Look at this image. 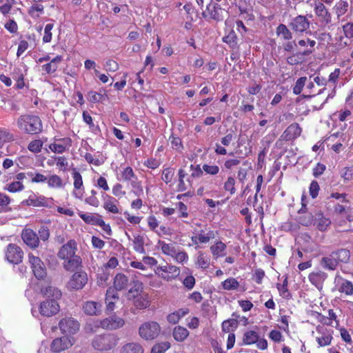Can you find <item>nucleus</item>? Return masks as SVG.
Segmentation results:
<instances>
[{"label": "nucleus", "mask_w": 353, "mask_h": 353, "mask_svg": "<svg viewBox=\"0 0 353 353\" xmlns=\"http://www.w3.org/2000/svg\"><path fill=\"white\" fill-rule=\"evenodd\" d=\"M17 126L24 133L28 134H37L42 132V121L39 116L26 114L20 116L17 119Z\"/></svg>", "instance_id": "obj_1"}, {"label": "nucleus", "mask_w": 353, "mask_h": 353, "mask_svg": "<svg viewBox=\"0 0 353 353\" xmlns=\"http://www.w3.org/2000/svg\"><path fill=\"white\" fill-rule=\"evenodd\" d=\"M116 344V338L111 334L96 336L92 343L93 347L100 351L110 350L113 348Z\"/></svg>", "instance_id": "obj_2"}, {"label": "nucleus", "mask_w": 353, "mask_h": 353, "mask_svg": "<svg viewBox=\"0 0 353 353\" xmlns=\"http://www.w3.org/2000/svg\"><path fill=\"white\" fill-rule=\"evenodd\" d=\"M161 327L156 321H148L143 323L139 328L140 336L146 340L155 339L159 334Z\"/></svg>", "instance_id": "obj_3"}, {"label": "nucleus", "mask_w": 353, "mask_h": 353, "mask_svg": "<svg viewBox=\"0 0 353 353\" xmlns=\"http://www.w3.org/2000/svg\"><path fill=\"white\" fill-rule=\"evenodd\" d=\"M28 261L34 276L38 280L44 279L47 276V270L41 259L30 253L28 254Z\"/></svg>", "instance_id": "obj_4"}, {"label": "nucleus", "mask_w": 353, "mask_h": 353, "mask_svg": "<svg viewBox=\"0 0 353 353\" xmlns=\"http://www.w3.org/2000/svg\"><path fill=\"white\" fill-rule=\"evenodd\" d=\"M6 260L12 264H19L22 261L23 252L21 248L14 243L8 245L5 252Z\"/></svg>", "instance_id": "obj_5"}, {"label": "nucleus", "mask_w": 353, "mask_h": 353, "mask_svg": "<svg viewBox=\"0 0 353 353\" xmlns=\"http://www.w3.org/2000/svg\"><path fill=\"white\" fill-rule=\"evenodd\" d=\"M60 307L55 299H46L41 303L39 312L45 316H52L59 311Z\"/></svg>", "instance_id": "obj_6"}, {"label": "nucleus", "mask_w": 353, "mask_h": 353, "mask_svg": "<svg viewBox=\"0 0 353 353\" xmlns=\"http://www.w3.org/2000/svg\"><path fill=\"white\" fill-rule=\"evenodd\" d=\"M59 326L61 332L65 334H74L79 330V322L72 317L61 319Z\"/></svg>", "instance_id": "obj_7"}, {"label": "nucleus", "mask_w": 353, "mask_h": 353, "mask_svg": "<svg viewBox=\"0 0 353 353\" xmlns=\"http://www.w3.org/2000/svg\"><path fill=\"white\" fill-rule=\"evenodd\" d=\"M88 276L85 272H76L68 282V287L73 290H81L87 283Z\"/></svg>", "instance_id": "obj_8"}, {"label": "nucleus", "mask_w": 353, "mask_h": 353, "mask_svg": "<svg viewBox=\"0 0 353 353\" xmlns=\"http://www.w3.org/2000/svg\"><path fill=\"white\" fill-rule=\"evenodd\" d=\"M302 130L299 123H293L290 124L281 136L279 141H294L301 134Z\"/></svg>", "instance_id": "obj_9"}, {"label": "nucleus", "mask_w": 353, "mask_h": 353, "mask_svg": "<svg viewBox=\"0 0 353 353\" xmlns=\"http://www.w3.org/2000/svg\"><path fill=\"white\" fill-rule=\"evenodd\" d=\"M219 10H221V5L217 3H214L213 0H210V3L207 5L206 12H203L201 13L202 17L203 18H207L209 17L210 19L220 21L223 20L222 16L219 14Z\"/></svg>", "instance_id": "obj_10"}, {"label": "nucleus", "mask_w": 353, "mask_h": 353, "mask_svg": "<svg viewBox=\"0 0 353 353\" xmlns=\"http://www.w3.org/2000/svg\"><path fill=\"white\" fill-rule=\"evenodd\" d=\"M290 28L296 32L302 33L310 27V21L306 17L298 15L289 23Z\"/></svg>", "instance_id": "obj_11"}, {"label": "nucleus", "mask_w": 353, "mask_h": 353, "mask_svg": "<svg viewBox=\"0 0 353 353\" xmlns=\"http://www.w3.org/2000/svg\"><path fill=\"white\" fill-rule=\"evenodd\" d=\"M77 250V243L74 239H71L67 243L61 247L57 255L59 259L64 260L75 255Z\"/></svg>", "instance_id": "obj_12"}, {"label": "nucleus", "mask_w": 353, "mask_h": 353, "mask_svg": "<svg viewBox=\"0 0 353 353\" xmlns=\"http://www.w3.org/2000/svg\"><path fill=\"white\" fill-rule=\"evenodd\" d=\"M100 326L106 330H116L122 327L125 323L123 319L113 316L100 321Z\"/></svg>", "instance_id": "obj_13"}, {"label": "nucleus", "mask_w": 353, "mask_h": 353, "mask_svg": "<svg viewBox=\"0 0 353 353\" xmlns=\"http://www.w3.org/2000/svg\"><path fill=\"white\" fill-rule=\"evenodd\" d=\"M23 242L31 248L38 247L39 240L37 234L31 229H24L21 233Z\"/></svg>", "instance_id": "obj_14"}, {"label": "nucleus", "mask_w": 353, "mask_h": 353, "mask_svg": "<svg viewBox=\"0 0 353 353\" xmlns=\"http://www.w3.org/2000/svg\"><path fill=\"white\" fill-rule=\"evenodd\" d=\"M327 277V274L323 271L312 272L309 276V281L314 285L319 291L323 289V283Z\"/></svg>", "instance_id": "obj_15"}, {"label": "nucleus", "mask_w": 353, "mask_h": 353, "mask_svg": "<svg viewBox=\"0 0 353 353\" xmlns=\"http://www.w3.org/2000/svg\"><path fill=\"white\" fill-rule=\"evenodd\" d=\"M48 199L45 197L44 196H29V198L27 200H25L22 201L23 205H32L34 207H50V205L48 203Z\"/></svg>", "instance_id": "obj_16"}, {"label": "nucleus", "mask_w": 353, "mask_h": 353, "mask_svg": "<svg viewBox=\"0 0 353 353\" xmlns=\"http://www.w3.org/2000/svg\"><path fill=\"white\" fill-rule=\"evenodd\" d=\"M64 260L63 268L67 271L74 272L77 270L78 268L81 267L82 259L78 255L75 254Z\"/></svg>", "instance_id": "obj_17"}, {"label": "nucleus", "mask_w": 353, "mask_h": 353, "mask_svg": "<svg viewBox=\"0 0 353 353\" xmlns=\"http://www.w3.org/2000/svg\"><path fill=\"white\" fill-rule=\"evenodd\" d=\"M70 344L69 339L65 337H60L55 339L51 343V350L54 352H60L61 351L65 350L68 348Z\"/></svg>", "instance_id": "obj_18"}, {"label": "nucleus", "mask_w": 353, "mask_h": 353, "mask_svg": "<svg viewBox=\"0 0 353 353\" xmlns=\"http://www.w3.org/2000/svg\"><path fill=\"white\" fill-rule=\"evenodd\" d=\"M314 10L316 14L321 17L326 23L331 22V14L321 2L315 3Z\"/></svg>", "instance_id": "obj_19"}, {"label": "nucleus", "mask_w": 353, "mask_h": 353, "mask_svg": "<svg viewBox=\"0 0 353 353\" xmlns=\"http://www.w3.org/2000/svg\"><path fill=\"white\" fill-rule=\"evenodd\" d=\"M41 293L47 299H55L57 301L61 297V292L55 287L48 286L41 288Z\"/></svg>", "instance_id": "obj_20"}, {"label": "nucleus", "mask_w": 353, "mask_h": 353, "mask_svg": "<svg viewBox=\"0 0 353 353\" xmlns=\"http://www.w3.org/2000/svg\"><path fill=\"white\" fill-rule=\"evenodd\" d=\"M330 256L334 257L337 263H347L350 258V252L347 249H339L330 254Z\"/></svg>", "instance_id": "obj_21"}, {"label": "nucleus", "mask_w": 353, "mask_h": 353, "mask_svg": "<svg viewBox=\"0 0 353 353\" xmlns=\"http://www.w3.org/2000/svg\"><path fill=\"white\" fill-rule=\"evenodd\" d=\"M330 224L331 221L324 217L322 212H320L315 214L314 225H316L318 230L320 231H325Z\"/></svg>", "instance_id": "obj_22"}, {"label": "nucleus", "mask_w": 353, "mask_h": 353, "mask_svg": "<svg viewBox=\"0 0 353 353\" xmlns=\"http://www.w3.org/2000/svg\"><path fill=\"white\" fill-rule=\"evenodd\" d=\"M128 283V278L123 273H118L114 279L113 286L116 290L121 291L125 290Z\"/></svg>", "instance_id": "obj_23"}, {"label": "nucleus", "mask_w": 353, "mask_h": 353, "mask_svg": "<svg viewBox=\"0 0 353 353\" xmlns=\"http://www.w3.org/2000/svg\"><path fill=\"white\" fill-rule=\"evenodd\" d=\"M143 347L137 343H128L122 347L121 353H143Z\"/></svg>", "instance_id": "obj_24"}, {"label": "nucleus", "mask_w": 353, "mask_h": 353, "mask_svg": "<svg viewBox=\"0 0 353 353\" xmlns=\"http://www.w3.org/2000/svg\"><path fill=\"white\" fill-rule=\"evenodd\" d=\"M222 40L224 43L228 44L232 49H239L237 43L238 37L236 32L233 30H231L228 35L223 37Z\"/></svg>", "instance_id": "obj_25"}, {"label": "nucleus", "mask_w": 353, "mask_h": 353, "mask_svg": "<svg viewBox=\"0 0 353 353\" xmlns=\"http://www.w3.org/2000/svg\"><path fill=\"white\" fill-rule=\"evenodd\" d=\"M132 287L128 290L129 299H135L143 290V283L138 280H133L131 283Z\"/></svg>", "instance_id": "obj_26"}, {"label": "nucleus", "mask_w": 353, "mask_h": 353, "mask_svg": "<svg viewBox=\"0 0 353 353\" xmlns=\"http://www.w3.org/2000/svg\"><path fill=\"white\" fill-rule=\"evenodd\" d=\"M101 305L94 301H87L83 305V310L86 314L97 315L100 311Z\"/></svg>", "instance_id": "obj_27"}, {"label": "nucleus", "mask_w": 353, "mask_h": 353, "mask_svg": "<svg viewBox=\"0 0 353 353\" xmlns=\"http://www.w3.org/2000/svg\"><path fill=\"white\" fill-rule=\"evenodd\" d=\"M320 264L323 268L330 270H334L338 266L336 260L334 257L330 256V255L329 256L323 257L321 260Z\"/></svg>", "instance_id": "obj_28"}, {"label": "nucleus", "mask_w": 353, "mask_h": 353, "mask_svg": "<svg viewBox=\"0 0 353 353\" xmlns=\"http://www.w3.org/2000/svg\"><path fill=\"white\" fill-rule=\"evenodd\" d=\"M188 330L181 326H177L173 330V337L176 341H183L188 336Z\"/></svg>", "instance_id": "obj_29"}, {"label": "nucleus", "mask_w": 353, "mask_h": 353, "mask_svg": "<svg viewBox=\"0 0 353 353\" xmlns=\"http://www.w3.org/2000/svg\"><path fill=\"white\" fill-rule=\"evenodd\" d=\"M259 335L253 330L247 331L243 334V343L245 345L254 344L258 341Z\"/></svg>", "instance_id": "obj_30"}, {"label": "nucleus", "mask_w": 353, "mask_h": 353, "mask_svg": "<svg viewBox=\"0 0 353 353\" xmlns=\"http://www.w3.org/2000/svg\"><path fill=\"white\" fill-rule=\"evenodd\" d=\"M79 216L84 221V222L87 224H90L93 225H99V223L103 220L99 214L94 215H89L86 214H79Z\"/></svg>", "instance_id": "obj_31"}, {"label": "nucleus", "mask_w": 353, "mask_h": 353, "mask_svg": "<svg viewBox=\"0 0 353 353\" xmlns=\"http://www.w3.org/2000/svg\"><path fill=\"white\" fill-rule=\"evenodd\" d=\"M239 325V321L236 319H229L223 321L222 331L223 332H234Z\"/></svg>", "instance_id": "obj_32"}, {"label": "nucleus", "mask_w": 353, "mask_h": 353, "mask_svg": "<svg viewBox=\"0 0 353 353\" xmlns=\"http://www.w3.org/2000/svg\"><path fill=\"white\" fill-rule=\"evenodd\" d=\"M288 276L285 275L283 283H277L276 288L280 292V294L283 296V298L290 299L292 298V295L288 289Z\"/></svg>", "instance_id": "obj_33"}, {"label": "nucleus", "mask_w": 353, "mask_h": 353, "mask_svg": "<svg viewBox=\"0 0 353 353\" xmlns=\"http://www.w3.org/2000/svg\"><path fill=\"white\" fill-rule=\"evenodd\" d=\"M276 34L281 36L284 40H290L292 38V34L285 24H279L276 30Z\"/></svg>", "instance_id": "obj_34"}, {"label": "nucleus", "mask_w": 353, "mask_h": 353, "mask_svg": "<svg viewBox=\"0 0 353 353\" xmlns=\"http://www.w3.org/2000/svg\"><path fill=\"white\" fill-rule=\"evenodd\" d=\"M168 274H163L162 278L167 281L176 278L180 274V270L174 265H168Z\"/></svg>", "instance_id": "obj_35"}, {"label": "nucleus", "mask_w": 353, "mask_h": 353, "mask_svg": "<svg viewBox=\"0 0 353 353\" xmlns=\"http://www.w3.org/2000/svg\"><path fill=\"white\" fill-rule=\"evenodd\" d=\"M170 347V343L168 341L155 344L151 349L150 353H165Z\"/></svg>", "instance_id": "obj_36"}, {"label": "nucleus", "mask_w": 353, "mask_h": 353, "mask_svg": "<svg viewBox=\"0 0 353 353\" xmlns=\"http://www.w3.org/2000/svg\"><path fill=\"white\" fill-rule=\"evenodd\" d=\"M223 288L226 290H236L239 288V283L234 278H229L222 282Z\"/></svg>", "instance_id": "obj_37"}, {"label": "nucleus", "mask_w": 353, "mask_h": 353, "mask_svg": "<svg viewBox=\"0 0 353 353\" xmlns=\"http://www.w3.org/2000/svg\"><path fill=\"white\" fill-rule=\"evenodd\" d=\"M314 220L315 216H314L312 213H307L305 215L300 216L299 218V223L304 226H309L314 224Z\"/></svg>", "instance_id": "obj_38"}, {"label": "nucleus", "mask_w": 353, "mask_h": 353, "mask_svg": "<svg viewBox=\"0 0 353 353\" xmlns=\"http://www.w3.org/2000/svg\"><path fill=\"white\" fill-rule=\"evenodd\" d=\"M159 243L161 245V250L163 253L171 256H174L176 250L172 245L165 243L164 241H159Z\"/></svg>", "instance_id": "obj_39"}, {"label": "nucleus", "mask_w": 353, "mask_h": 353, "mask_svg": "<svg viewBox=\"0 0 353 353\" xmlns=\"http://www.w3.org/2000/svg\"><path fill=\"white\" fill-rule=\"evenodd\" d=\"M134 301V305L137 309L142 310L147 308L150 305V301L143 296H137Z\"/></svg>", "instance_id": "obj_40"}, {"label": "nucleus", "mask_w": 353, "mask_h": 353, "mask_svg": "<svg viewBox=\"0 0 353 353\" xmlns=\"http://www.w3.org/2000/svg\"><path fill=\"white\" fill-rule=\"evenodd\" d=\"M24 189V185L23 183L19 181H14L10 184L6 185L5 186L4 190H8L10 192H16L19 191H21Z\"/></svg>", "instance_id": "obj_41"}, {"label": "nucleus", "mask_w": 353, "mask_h": 353, "mask_svg": "<svg viewBox=\"0 0 353 353\" xmlns=\"http://www.w3.org/2000/svg\"><path fill=\"white\" fill-rule=\"evenodd\" d=\"M133 243H134V249L135 251L141 252V253L145 252V250L143 248L144 239H143V236H141L140 235H137V236L134 237Z\"/></svg>", "instance_id": "obj_42"}, {"label": "nucleus", "mask_w": 353, "mask_h": 353, "mask_svg": "<svg viewBox=\"0 0 353 353\" xmlns=\"http://www.w3.org/2000/svg\"><path fill=\"white\" fill-rule=\"evenodd\" d=\"M105 197H107L108 199L104 203L103 208L112 213H119L118 208L114 204V203L112 201L114 199V198L107 194L105 195Z\"/></svg>", "instance_id": "obj_43"}, {"label": "nucleus", "mask_w": 353, "mask_h": 353, "mask_svg": "<svg viewBox=\"0 0 353 353\" xmlns=\"http://www.w3.org/2000/svg\"><path fill=\"white\" fill-rule=\"evenodd\" d=\"M307 81L306 77H301L299 78L293 88V92L295 94H300Z\"/></svg>", "instance_id": "obj_44"}, {"label": "nucleus", "mask_w": 353, "mask_h": 353, "mask_svg": "<svg viewBox=\"0 0 353 353\" xmlns=\"http://www.w3.org/2000/svg\"><path fill=\"white\" fill-rule=\"evenodd\" d=\"M72 176L74 179V188L76 190H80L83 187V180L81 174L74 168Z\"/></svg>", "instance_id": "obj_45"}, {"label": "nucleus", "mask_w": 353, "mask_h": 353, "mask_svg": "<svg viewBox=\"0 0 353 353\" xmlns=\"http://www.w3.org/2000/svg\"><path fill=\"white\" fill-rule=\"evenodd\" d=\"M42 146H43L42 141H41L39 139H36V140L32 141L29 143L28 148L30 151H31L34 153H37L41 151Z\"/></svg>", "instance_id": "obj_46"}, {"label": "nucleus", "mask_w": 353, "mask_h": 353, "mask_svg": "<svg viewBox=\"0 0 353 353\" xmlns=\"http://www.w3.org/2000/svg\"><path fill=\"white\" fill-rule=\"evenodd\" d=\"M226 248L225 243L222 241L217 242L215 245H212L210 250L214 255L222 256L221 252L223 251Z\"/></svg>", "instance_id": "obj_47"}, {"label": "nucleus", "mask_w": 353, "mask_h": 353, "mask_svg": "<svg viewBox=\"0 0 353 353\" xmlns=\"http://www.w3.org/2000/svg\"><path fill=\"white\" fill-rule=\"evenodd\" d=\"M340 292L345 293L347 295L353 294V284L349 281H344L340 288Z\"/></svg>", "instance_id": "obj_48"}, {"label": "nucleus", "mask_w": 353, "mask_h": 353, "mask_svg": "<svg viewBox=\"0 0 353 353\" xmlns=\"http://www.w3.org/2000/svg\"><path fill=\"white\" fill-rule=\"evenodd\" d=\"M39 240L47 241L50 237V230L48 226L41 225L38 231Z\"/></svg>", "instance_id": "obj_49"}, {"label": "nucleus", "mask_w": 353, "mask_h": 353, "mask_svg": "<svg viewBox=\"0 0 353 353\" xmlns=\"http://www.w3.org/2000/svg\"><path fill=\"white\" fill-rule=\"evenodd\" d=\"M235 180L232 176H229L224 183V189L225 191H229L231 194L235 193Z\"/></svg>", "instance_id": "obj_50"}, {"label": "nucleus", "mask_w": 353, "mask_h": 353, "mask_svg": "<svg viewBox=\"0 0 353 353\" xmlns=\"http://www.w3.org/2000/svg\"><path fill=\"white\" fill-rule=\"evenodd\" d=\"M174 174V169L171 168H167L164 169L163 171L162 180L165 181L166 183H168L172 181Z\"/></svg>", "instance_id": "obj_51"}, {"label": "nucleus", "mask_w": 353, "mask_h": 353, "mask_svg": "<svg viewBox=\"0 0 353 353\" xmlns=\"http://www.w3.org/2000/svg\"><path fill=\"white\" fill-rule=\"evenodd\" d=\"M320 187L316 181H312L310 185L309 192L312 199H316L319 194Z\"/></svg>", "instance_id": "obj_52"}, {"label": "nucleus", "mask_w": 353, "mask_h": 353, "mask_svg": "<svg viewBox=\"0 0 353 353\" xmlns=\"http://www.w3.org/2000/svg\"><path fill=\"white\" fill-rule=\"evenodd\" d=\"M48 184L50 187L60 188L62 186V180L58 175H52L48 180Z\"/></svg>", "instance_id": "obj_53"}, {"label": "nucleus", "mask_w": 353, "mask_h": 353, "mask_svg": "<svg viewBox=\"0 0 353 353\" xmlns=\"http://www.w3.org/2000/svg\"><path fill=\"white\" fill-rule=\"evenodd\" d=\"M53 23H48L44 29V36L43 37V41L44 43H48L52 39V32L51 30L53 28Z\"/></svg>", "instance_id": "obj_54"}, {"label": "nucleus", "mask_w": 353, "mask_h": 353, "mask_svg": "<svg viewBox=\"0 0 353 353\" xmlns=\"http://www.w3.org/2000/svg\"><path fill=\"white\" fill-rule=\"evenodd\" d=\"M117 290L113 287H109L106 291L105 294V301H108L110 299L118 300L119 295L117 293Z\"/></svg>", "instance_id": "obj_55"}, {"label": "nucleus", "mask_w": 353, "mask_h": 353, "mask_svg": "<svg viewBox=\"0 0 353 353\" xmlns=\"http://www.w3.org/2000/svg\"><path fill=\"white\" fill-rule=\"evenodd\" d=\"M169 140L170 141L172 148L176 150H181L183 148L181 139L178 137H174L173 134L170 136Z\"/></svg>", "instance_id": "obj_56"}, {"label": "nucleus", "mask_w": 353, "mask_h": 353, "mask_svg": "<svg viewBox=\"0 0 353 353\" xmlns=\"http://www.w3.org/2000/svg\"><path fill=\"white\" fill-rule=\"evenodd\" d=\"M348 8V3L346 1H341L337 5H336V14L339 17L341 15L344 14Z\"/></svg>", "instance_id": "obj_57"}, {"label": "nucleus", "mask_w": 353, "mask_h": 353, "mask_svg": "<svg viewBox=\"0 0 353 353\" xmlns=\"http://www.w3.org/2000/svg\"><path fill=\"white\" fill-rule=\"evenodd\" d=\"M203 232V230L201 231ZM198 241L199 243H208L210 239L214 238V233L213 231H209L206 235L203 234L202 233L199 234L198 236Z\"/></svg>", "instance_id": "obj_58"}, {"label": "nucleus", "mask_w": 353, "mask_h": 353, "mask_svg": "<svg viewBox=\"0 0 353 353\" xmlns=\"http://www.w3.org/2000/svg\"><path fill=\"white\" fill-rule=\"evenodd\" d=\"M50 149L54 153L62 154L66 150V146L61 143H52L49 145Z\"/></svg>", "instance_id": "obj_59"}, {"label": "nucleus", "mask_w": 353, "mask_h": 353, "mask_svg": "<svg viewBox=\"0 0 353 353\" xmlns=\"http://www.w3.org/2000/svg\"><path fill=\"white\" fill-rule=\"evenodd\" d=\"M122 177L125 181H131L132 179H137V176H135L133 170L130 167H127L122 173Z\"/></svg>", "instance_id": "obj_60"}, {"label": "nucleus", "mask_w": 353, "mask_h": 353, "mask_svg": "<svg viewBox=\"0 0 353 353\" xmlns=\"http://www.w3.org/2000/svg\"><path fill=\"white\" fill-rule=\"evenodd\" d=\"M203 170L209 174L215 175L219 172V168L217 165H209L204 164L203 165Z\"/></svg>", "instance_id": "obj_61"}, {"label": "nucleus", "mask_w": 353, "mask_h": 353, "mask_svg": "<svg viewBox=\"0 0 353 353\" xmlns=\"http://www.w3.org/2000/svg\"><path fill=\"white\" fill-rule=\"evenodd\" d=\"M210 261L205 259L203 254L200 253L197 259V265L201 268L205 269L209 266Z\"/></svg>", "instance_id": "obj_62"}, {"label": "nucleus", "mask_w": 353, "mask_h": 353, "mask_svg": "<svg viewBox=\"0 0 353 353\" xmlns=\"http://www.w3.org/2000/svg\"><path fill=\"white\" fill-rule=\"evenodd\" d=\"M5 28L11 33H15L17 31L18 26L13 19H10L6 24Z\"/></svg>", "instance_id": "obj_63"}, {"label": "nucleus", "mask_w": 353, "mask_h": 353, "mask_svg": "<svg viewBox=\"0 0 353 353\" xmlns=\"http://www.w3.org/2000/svg\"><path fill=\"white\" fill-rule=\"evenodd\" d=\"M341 173V176L345 181H350L353 177V168H345Z\"/></svg>", "instance_id": "obj_64"}]
</instances>
